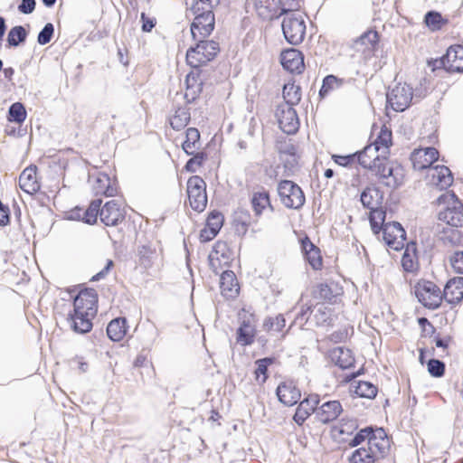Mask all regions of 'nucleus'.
<instances>
[{"label":"nucleus","instance_id":"1","mask_svg":"<svg viewBox=\"0 0 463 463\" xmlns=\"http://www.w3.org/2000/svg\"><path fill=\"white\" fill-rule=\"evenodd\" d=\"M358 163L369 169L378 180L391 189H396L402 184L404 169L396 162L389 160L378 146L370 144L361 152L356 153Z\"/></svg>","mask_w":463,"mask_h":463},{"label":"nucleus","instance_id":"2","mask_svg":"<svg viewBox=\"0 0 463 463\" xmlns=\"http://www.w3.org/2000/svg\"><path fill=\"white\" fill-rule=\"evenodd\" d=\"M98 294L93 288L80 290L73 300V311L68 322L77 334H85L92 328V318L97 314Z\"/></svg>","mask_w":463,"mask_h":463},{"label":"nucleus","instance_id":"3","mask_svg":"<svg viewBox=\"0 0 463 463\" xmlns=\"http://www.w3.org/2000/svg\"><path fill=\"white\" fill-rule=\"evenodd\" d=\"M203 39L197 38V44L187 50L186 61L193 68H198L213 60L220 51L217 42Z\"/></svg>","mask_w":463,"mask_h":463},{"label":"nucleus","instance_id":"4","mask_svg":"<svg viewBox=\"0 0 463 463\" xmlns=\"http://www.w3.org/2000/svg\"><path fill=\"white\" fill-rule=\"evenodd\" d=\"M137 264L151 274L150 270H159L163 267V250L152 243L141 244L137 247Z\"/></svg>","mask_w":463,"mask_h":463},{"label":"nucleus","instance_id":"5","mask_svg":"<svg viewBox=\"0 0 463 463\" xmlns=\"http://www.w3.org/2000/svg\"><path fill=\"white\" fill-rule=\"evenodd\" d=\"M282 21V31L287 42L292 45L301 43L306 34L305 20L300 14L289 13Z\"/></svg>","mask_w":463,"mask_h":463},{"label":"nucleus","instance_id":"6","mask_svg":"<svg viewBox=\"0 0 463 463\" xmlns=\"http://www.w3.org/2000/svg\"><path fill=\"white\" fill-rule=\"evenodd\" d=\"M239 327L236 331V342L242 345H251L256 336V317L252 313L241 309L238 313Z\"/></svg>","mask_w":463,"mask_h":463},{"label":"nucleus","instance_id":"7","mask_svg":"<svg viewBox=\"0 0 463 463\" xmlns=\"http://www.w3.org/2000/svg\"><path fill=\"white\" fill-rule=\"evenodd\" d=\"M278 193L285 207L299 209L305 203V194L297 184L290 180H283L278 185Z\"/></svg>","mask_w":463,"mask_h":463},{"label":"nucleus","instance_id":"8","mask_svg":"<svg viewBox=\"0 0 463 463\" xmlns=\"http://www.w3.org/2000/svg\"><path fill=\"white\" fill-rule=\"evenodd\" d=\"M187 194L190 206L196 212H203L207 205L206 184L199 175H193L187 181Z\"/></svg>","mask_w":463,"mask_h":463},{"label":"nucleus","instance_id":"9","mask_svg":"<svg viewBox=\"0 0 463 463\" xmlns=\"http://www.w3.org/2000/svg\"><path fill=\"white\" fill-rule=\"evenodd\" d=\"M415 294L419 301L430 309L438 308L442 302V293L439 288L431 281L418 283Z\"/></svg>","mask_w":463,"mask_h":463},{"label":"nucleus","instance_id":"10","mask_svg":"<svg viewBox=\"0 0 463 463\" xmlns=\"http://www.w3.org/2000/svg\"><path fill=\"white\" fill-rule=\"evenodd\" d=\"M194 18L191 24V33L194 40L208 37L214 29L215 18L213 11H199L191 13Z\"/></svg>","mask_w":463,"mask_h":463},{"label":"nucleus","instance_id":"11","mask_svg":"<svg viewBox=\"0 0 463 463\" xmlns=\"http://www.w3.org/2000/svg\"><path fill=\"white\" fill-rule=\"evenodd\" d=\"M412 95L411 87L399 83L387 92V103L394 111L402 112L409 107Z\"/></svg>","mask_w":463,"mask_h":463},{"label":"nucleus","instance_id":"12","mask_svg":"<svg viewBox=\"0 0 463 463\" xmlns=\"http://www.w3.org/2000/svg\"><path fill=\"white\" fill-rule=\"evenodd\" d=\"M381 231H383V239L390 249L400 250L404 247L406 232L399 222H387Z\"/></svg>","mask_w":463,"mask_h":463},{"label":"nucleus","instance_id":"13","mask_svg":"<svg viewBox=\"0 0 463 463\" xmlns=\"http://www.w3.org/2000/svg\"><path fill=\"white\" fill-rule=\"evenodd\" d=\"M276 117L280 129L288 135L295 134L299 128V120L295 109L289 105H279Z\"/></svg>","mask_w":463,"mask_h":463},{"label":"nucleus","instance_id":"14","mask_svg":"<svg viewBox=\"0 0 463 463\" xmlns=\"http://www.w3.org/2000/svg\"><path fill=\"white\" fill-rule=\"evenodd\" d=\"M255 9L263 20H273L287 14L286 4L281 0H255Z\"/></svg>","mask_w":463,"mask_h":463},{"label":"nucleus","instance_id":"15","mask_svg":"<svg viewBox=\"0 0 463 463\" xmlns=\"http://www.w3.org/2000/svg\"><path fill=\"white\" fill-rule=\"evenodd\" d=\"M439 62L449 72H463V45H452Z\"/></svg>","mask_w":463,"mask_h":463},{"label":"nucleus","instance_id":"16","mask_svg":"<svg viewBox=\"0 0 463 463\" xmlns=\"http://www.w3.org/2000/svg\"><path fill=\"white\" fill-rule=\"evenodd\" d=\"M367 447L373 451L374 457L379 458V459L383 458L389 453L391 443L383 428H373Z\"/></svg>","mask_w":463,"mask_h":463},{"label":"nucleus","instance_id":"17","mask_svg":"<svg viewBox=\"0 0 463 463\" xmlns=\"http://www.w3.org/2000/svg\"><path fill=\"white\" fill-rule=\"evenodd\" d=\"M439 158V151L434 147L416 149L412 152L411 160L416 170L430 169L432 164Z\"/></svg>","mask_w":463,"mask_h":463},{"label":"nucleus","instance_id":"18","mask_svg":"<svg viewBox=\"0 0 463 463\" xmlns=\"http://www.w3.org/2000/svg\"><path fill=\"white\" fill-rule=\"evenodd\" d=\"M100 220L107 226H115L124 220L118 200L107 202L100 210Z\"/></svg>","mask_w":463,"mask_h":463},{"label":"nucleus","instance_id":"19","mask_svg":"<svg viewBox=\"0 0 463 463\" xmlns=\"http://www.w3.org/2000/svg\"><path fill=\"white\" fill-rule=\"evenodd\" d=\"M342 411L343 407L339 401H328L317 407L316 419L323 424H327L336 420Z\"/></svg>","mask_w":463,"mask_h":463},{"label":"nucleus","instance_id":"20","mask_svg":"<svg viewBox=\"0 0 463 463\" xmlns=\"http://www.w3.org/2000/svg\"><path fill=\"white\" fill-rule=\"evenodd\" d=\"M276 393L279 402L286 406H292L296 404L301 397L300 390L292 381H287L279 383L276 390Z\"/></svg>","mask_w":463,"mask_h":463},{"label":"nucleus","instance_id":"21","mask_svg":"<svg viewBox=\"0 0 463 463\" xmlns=\"http://www.w3.org/2000/svg\"><path fill=\"white\" fill-rule=\"evenodd\" d=\"M280 62L283 68L292 73H300L304 69V57L297 49H288L281 52Z\"/></svg>","mask_w":463,"mask_h":463},{"label":"nucleus","instance_id":"22","mask_svg":"<svg viewBox=\"0 0 463 463\" xmlns=\"http://www.w3.org/2000/svg\"><path fill=\"white\" fill-rule=\"evenodd\" d=\"M319 403V397L317 394H309L305 398L298 406L294 414V420L297 424L302 425L305 420L311 415L316 414L317 406Z\"/></svg>","mask_w":463,"mask_h":463},{"label":"nucleus","instance_id":"23","mask_svg":"<svg viewBox=\"0 0 463 463\" xmlns=\"http://www.w3.org/2000/svg\"><path fill=\"white\" fill-rule=\"evenodd\" d=\"M36 171L37 167L35 165H30L26 167L19 176L20 188L29 194H36L41 187L37 179Z\"/></svg>","mask_w":463,"mask_h":463},{"label":"nucleus","instance_id":"24","mask_svg":"<svg viewBox=\"0 0 463 463\" xmlns=\"http://www.w3.org/2000/svg\"><path fill=\"white\" fill-rule=\"evenodd\" d=\"M455 305L463 299V277L449 279L443 290L442 299Z\"/></svg>","mask_w":463,"mask_h":463},{"label":"nucleus","instance_id":"25","mask_svg":"<svg viewBox=\"0 0 463 463\" xmlns=\"http://www.w3.org/2000/svg\"><path fill=\"white\" fill-rule=\"evenodd\" d=\"M359 373H360L357 372L356 373H352L347 377L348 380L351 381V392L361 398L373 399L378 392L377 387L370 382L354 380Z\"/></svg>","mask_w":463,"mask_h":463},{"label":"nucleus","instance_id":"26","mask_svg":"<svg viewBox=\"0 0 463 463\" xmlns=\"http://www.w3.org/2000/svg\"><path fill=\"white\" fill-rule=\"evenodd\" d=\"M439 220L443 221L452 227H460L463 225V206L458 201H454L453 206L447 207L439 212Z\"/></svg>","mask_w":463,"mask_h":463},{"label":"nucleus","instance_id":"27","mask_svg":"<svg viewBox=\"0 0 463 463\" xmlns=\"http://www.w3.org/2000/svg\"><path fill=\"white\" fill-rule=\"evenodd\" d=\"M428 175L431 177L432 183L440 190L447 189L453 183V176L449 167L445 165H436L428 171Z\"/></svg>","mask_w":463,"mask_h":463},{"label":"nucleus","instance_id":"28","mask_svg":"<svg viewBox=\"0 0 463 463\" xmlns=\"http://www.w3.org/2000/svg\"><path fill=\"white\" fill-rule=\"evenodd\" d=\"M220 288L223 297L234 298L238 296L240 287L236 276L232 270H223L221 274Z\"/></svg>","mask_w":463,"mask_h":463},{"label":"nucleus","instance_id":"29","mask_svg":"<svg viewBox=\"0 0 463 463\" xmlns=\"http://www.w3.org/2000/svg\"><path fill=\"white\" fill-rule=\"evenodd\" d=\"M184 99L188 103L194 101L203 90V80L199 72L191 71L185 77Z\"/></svg>","mask_w":463,"mask_h":463},{"label":"nucleus","instance_id":"30","mask_svg":"<svg viewBox=\"0 0 463 463\" xmlns=\"http://www.w3.org/2000/svg\"><path fill=\"white\" fill-rule=\"evenodd\" d=\"M378 42V33L374 30H367L354 41L353 47L358 52H373L375 50Z\"/></svg>","mask_w":463,"mask_h":463},{"label":"nucleus","instance_id":"31","mask_svg":"<svg viewBox=\"0 0 463 463\" xmlns=\"http://www.w3.org/2000/svg\"><path fill=\"white\" fill-rule=\"evenodd\" d=\"M93 191L97 195L114 196L117 194L118 188L109 175L99 173L93 184Z\"/></svg>","mask_w":463,"mask_h":463},{"label":"nucleus","instance_id":"32","mask_svg":"<svg viewBox=\"0 0 463 463\" xmlns=\"http://www.w3.org/2000/svg\"><path fill=\"white\" fill-rule=\"evenodd\" d=\"M337 295H339V288L333 282L319 283L312 290L313 298L320 301L333 302Z\"/></svg>","mask_w":463,"mask_h":463},{"label":"nucleus","instance_id":"33","mask_svg":"<svg viewBox=\"0 0 463 463\" xmlns=\"http://www.w3.org/2000/svg\"><path fill=\"white\" fill-rule=\"evenodd\" d=\"M383 201V192L374 186L365 188L361 194L363 205L370 210L382 206Z\"/></svg>","mask_w":463,"mask_h":463},{"label":"nucleus","instance_id":"34","mask_svg":"<svg viewBox=\"0 0 463 463\" xmlns=\"http://www.w3.org/2000/svg\"><path fill=\"white\" fill-rule=\"evenodd\" d=\"M332 362L342 369H347L354 365V358L349 349L336 347L330 353Z\"/></svg>","mask_w":463,"mask_h":463},{"label":"nucleus","instance_id":"35","mask_svg":"<svg viewBox=\"0 0 463 463\" xmlns=\"http://www.w3.org/2000/svg\"><path fill=\"white\" fill-rule=\"evenodd\" d=\"M127 331V319L125 317L115 318L111 320L107 326L108 336L115 342L122 340Z\"/></svg>","mask_w":463,"mask_h":463},{"label":"nucleus","instance_id":"36","mask_svg":"<svg viewBox=\"0 0 463 463\" xmlns=\"http://www.w3.org/2000/svg\"><path fill=\"white\" fill-rule=\"evenodd\" d=\"M251 207L256 216L261 215L264 210L269 208L271 212L273 207L270 203L269 194L267 191L254 192L250 199Z\"/></svg>","mask_w":463,"mask_h":463},{"label":"nucleus","instance_id":"37","mask_svg":"<svg viewBox=\"0 0 463 463\" xmlns=\"http://www.w3.org/2000/svg\"><path fill=\"white\" fill-rule=\"evenodd\" d=\"M402 265L404 270L412 272L418 268L417 245L415 242L407 243L402 258Z\"/></svg>","mask_w":463,"mask_h":463},{"label":"nucleus","instance_id":"38","mask_svg":"<svg viewBox=\"0 0 463 463\" xmlns=\"http://www.w3.org/2000/svg\"><path fill=\"white\" fill-rule=\"evenodd\" d=\"M184 151L187 155H194L200 147V132L195 128H189L185 132V140L182 144Z\"/></svg>","mask_w":463,"mask_h":463},{"label":"nucleus","instance_id":"39","mask_svg":"<svg viewBox=\"0 0 463 463\" xmlns=\"http://www.w3.org/2000/svg\"><path fill=\"white\" fill-rule=\"evenodd\" d=\"M283 98L285 99L284 105L291 107L298 104L301 99V89L294 83L285 84L283 87Z\"/></svg>","mask_w":463,"mask_h":463},{"label":"nucleus","instance_id":"40","mask_svg":"<svg viewBox=\"0 0 463 463\" xmlns=\"http://www.w3.org/2000/svg\"><path fill=\"white\" fill-rule=\"evenodd\" d=\"M379 458L374 457L373 451L368 447H361L355 449L349 458L350 463H375Z\"/></svg>","mask_w":463,"mask_h":463},{"label":"nucleus","instance_id":"41","mask_svg":"<svg viewBox=\"0 0 463 463\" xmlns=\"http://www.w3.org/2000/svg\"><path fill=\"white\" fill-rule=\"evenodd\" d=\"M275 362V358L273 357H265L261 359H258L255 362L256 369L254 371L255 380L259 383H264L268 379V368L269 365L273 364Z\"/></svg>","mask_w":463,"mask_h":463},{"label":"nucleus","instance_id":"42","mask_svg":"<svg viewBox=\"0 0 463 463\" xmlns=\"http://www.w3.org/2000/svg\"><path fill=\"white\" fill-rule=\"evenodd\" d=\"M190 121V112L185 108H178L170 118V125L175 130L183 129Z\"/></svg>","mask_w":463,"mask_h":463},{"label":"nucleus","instance_id":"43","mask_svg":"<svg viewBox=\"0 0 463 463\" xmlns=\"http://www.w3.org/2000/svg\"><path fill=\"white\" fill-rule=\"evenodd\" d=\"M345 80L344 79L337 78L335 75H327L323 80V84L319 90L320 97L325 98L331 91L340 89L345 84Z\"/></svg>","mask_w":463,"mask_h":463},{"label":"nucleus","instance_id":"44","mask_svg":"<svg viewBox=\"0 0 463 463\" xmlns=\"http://www.w3.org/2000/svg\"><path fill=\"white\" fill-rule=\"evenodd\" d=\"M210 255L212 260H222L224 265H228L231 260V250L226 242L217 241Z\"/></svg>","mask_w":463,"mask_h":463},{"label":"nucleus","instance_id":"45","mask_svg":"<svg viewBox=\"0 0 463 463\" xmlns=\"http://www.w3.org/2000/svg\"><path fill=\"white\" fill-rule=\"evenodd\" d=\"M386 213L383 208L380 206L375 209H371L370 213V224L372 227L373 232L375 234H378L381 230L383 229V225L387 222H384L385 221Z\"/></svg>","mask_w":463,"mask_h":463},{"label":"nucleus","instance_id":"46","mask_svg":"<svg viewBox=\"0 0 463 463\" xmlns=\"http://www.w3.org/2000/svg\"><path fill=\"white\" fill-rule=\"evenodd\" d=\"M372 144L375 146H378V149L388 156L389 148L392 145V131L383 126L381 128L377 138Z\"/></svg>","mask_w":463,"mask_h":463},{"label":"nucleus","instance_id":"47","mask_svg":"<svg viewBox=\"0 0 463 463\" xmlns=\"http://www.w3.org/2000/svg\"><path fill=\"white\" fill-rule=\"evenodd\" d=\"M220 4V0H187L186 5L189 6L190 13H198L199 11H213V8Z\"/></svg>","mask_w":463,"mask_h":463},{"label":"nucleus","instance_id":"48","mask_svg":"<svg viewBox=\"0 0 463 463\" xmlns=\"http://www.w3.org/2000/svg\"><path fill=\"white\" fill-rule=\"evenodd\" d=\"M286 326V320L283 315L269 317L264 320L263 329L270 334H277L282 331Z\"/></svg>","mask_w":463,"mask_h":463},{"label":"nucleus","instance_id":"49","mask_svg":"<svg viewBox=\"0 0 463 463\" xmlns=\"http://www.w3.org/2000/svg\"><path fill=\"white\" fill-rule=\"evenodd\" d=\"M102 201L100 199L93 200L88 209L83 212L82 221L89 224H93L97 222L98 215L100 216V205Z\"/></svg>","mask_w":463,"mask_h":463},{"label":"nucleus","instance_id":"50","mask_svg":"<svg viewBox=\"0 0 463 463\" xmlns=\"http://www.w3.org/2000/svg\"><path fill=\"white\" fill-rule=\"evenodd\" d=\"M27 32L22 25L13 27L7 35V43L9 46L16 47L21 43L25 42Z\"/></svg>","mask_w":463,"mask_h":463},{"label":"nucleus","instance_id":"51","mask_svg":"<svg viewBox=\"0 0 463 463\" xmlns=\"http://www.w3.org/2000/svg\"><path fill=\"white\" fill-rule=\"evenodd\" d=\"M317 326H328L332 321V311L327 307H319L314 316Z\"/></svg>","mask_w":463,"mask_h":463},{"label":"nucleus","instance_id":"52","mask_svg":"<svg viewBox=\"0 0 463 463\" xmlns=\"http://www.w3.org/2000/svg\"><path fill=\"white\" fill-rule=\"evenodd\" d=\"M9 116L17 123L24 122L26 118V111L23 104L19 102L14 103L9 109Z\"/></svg>","mask_w":463,"mask_h":463},{"label":"nucleus","instance_id":"53","mask_svg":"<svg viewBox=\"0 0 463 463\" xmlns=\"http://www.w3.org/2000/svg\"><path fill=\"white\" fill-rule=\"evenodd\" d=\"M424 22L431 30H438L440 29L443 19L439 13L430 11L425 14Z\"/></svg>","mask_w":463,"mask_h":463},{"label":"nucleus","instance_id":"54","mask_svg":"<svg viewBox=\"0 0 463 463\" xmlns=\"http://www.w3.org/2000/svg\"><path fill=\"white\" fill-rule=\"evenodd\" d=\"M192 158H190L184 168L191 173H194L196 171L197 166H201L203 161L206 159V154L203 152H195Z\"/></svg>","mask_w":463,"mask_h":463},{"label":"nucleus","instance_id":"55","mask_svg":"<svg viewBox=\"0 0 463 463\" xmlns=\"http://www.w3.org/2000/svg\"><path fill=\"white\" fill-rule=\"evenodd\" d=\"M428 372L433 377H441L445 372V364L438 359H430L428 362Z\"/></svg>","mask_w":463,"mask_h":463},{"label":"nucleus","instance_id":"56","mask_svg":"<svg viewBox=\"0 0 463 463\" xmlns=\"http://www.w3.org/2000/svg\"><path fill=\"white\" fill-rule=\"evenodd\" d=\"M53 33H54L53 24L51 23L46 24L38 34L37 41H38L39 44L45 45V44L49 43L52 38Z\"/></svg>","mask_w":463,"mask_h":463},{"label":"nucleus","instance_id":"57","mask_svg":"<svg viewBox=\"0 0 463 463\" xmlns=\"http://www.w3.org/2000/svg\"><path fill=\"white\" fill-rule=\"evenodd\" d=\"M223 223V215L219 212H213L209 214L206 225L219 232Z\"/></svg>","mask_w":463,"mask_h":463},{"label":"nucleus","instance_id":"58","mask_svg":"<svg viewBox=\"0 0 463 463\" xmlns=\"http://www.w3.org/2000/svg\"><path fill=\"white\" fill-rule=\"evenodd\" d=\"M373 428L372 427H366L364 429H362L354 437V439L350 441L349 445L351 447H356L360 445L364 440H369V438L372 434Z\"/></svg>","mask_w":463,"mask_h":463},{"label":"nucleus","instance_id":"59","mask_svg":"<svg viewBox=\"0 0 463 463\" xmlns=\"http://www.w3.org/2000/svg\"><path fill=\"white\" fill-rule=\"evenodd\" d=\"M449 262L455 272L463 274V251H455L450 256Z\"/></svg>","mask_w":463,"mask_h":463},{"label":"nucleus","instance_id":"60","mask_svg":"<svg viewBox=\"0 0 463 463\" xmlns=\"http://www.w3.org/2000/svg\"><path fill=\"white\" fill-rule=\"evenodd\" d=\"M305 257L314 269H318L321 268L322 259L318 248L310 250L307 254L305 255Z\"/></svg>","mask_w":463,"mask_h":463},{"label":"nucleus","instance_id":"61","mask_svg":"<svg viewBox=\"0 0 463 463\" xmlns=\"http://www.w3.org/2000/svg\"><path fill=\"white\" fill-rule=\"evenodd\" d=\"M35 5V0H22L21 4L18 5V10L22 14H29L34 11Z\"/></svg>","mask_w":463,"mask_h":463},{"label":"nucleus","instance_id":"62","mask_svg":"<svg viewBox=\"0 0 463 463\" xmlns=\"http://www.w3.org/2000/svg\"><path fill=\"white\" fill-rule=\"evenodd\" d=\"M356 155L357 154L348 156H333V159L335 164L342 166H347L355 161Z\"/></svg>","mask_w":463,"mask_h":463},{"label":"nucleus","instance_id":"63","mask_svg":"<svg viewBox=\"0 0 463 463\" xmlns=\"http://www.w3.org/2000/svg\"><path fill=\"white\" fill-rule=\"evenodd\" d=\"M113 266H114V262L111 260H108L105 267L99 272L95 274L90 279V281H99L100 279H103L108 275V273L109 272V270L111 269V268Z\"/></svg>","mask_w":463,"mask_h":463},{"label":"nucleus","instance_id":"64","mask_svg":"<svg viewBox=\"0 0 463 463\" xmlns=\"http://www.w3.org/2000/svg\"><path fill=\"white\" fill-rule=\"evenodd\" d=\"M218 232L213 231L207 225L201 231L200 239L202 241L206 242L212 241Z\"/></svg>","mask_w":463,"mask_h":463}]
</instances>
